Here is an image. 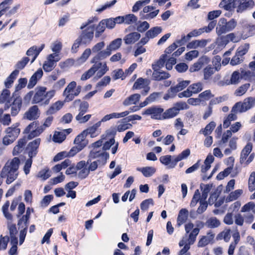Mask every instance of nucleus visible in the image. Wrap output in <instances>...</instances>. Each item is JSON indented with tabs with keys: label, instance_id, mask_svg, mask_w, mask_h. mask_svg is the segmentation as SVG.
Instances as JSON below:
<instances>
[{
	"label": "nucleus",
	"instance_id": "4d7b16f0",
	"mask_svg": "<svg viewBox=\"0 0 255 255\" xmlns=\"http://www.w3.org/2000/svg\"><path fill=\"white\" fill-rule=\"evenodd\" d=\"M51 176V171L48 168H45L40 170L37 176L43 180H45Z\"/></svg>",
	"mask_w": 255,
	"mask_h": 255
},
{
	"label": "nucleus",
	"instance_id": "2eb2a0df",
	"mask_svg": "<svg viewBox=\"0 0 255 255\" xmlns=\"http://www.w3.org/2000/svg\"><path fill=\"white\" fill-rule=\"evenodd\" d=\"M103 122L99 121L95 124L87 128L86 130L83 131L85 132L86 135H89L91 137H95L99 135L101 133V129L100 127L101 125V123Z\"/></svg>",
	"mask_w": 255,
	"mask_h": 255
},
{
	"label": "nucleus",
	"instance_id": "f03ea898",
	"mask_svg": "<svg viewBox=\"0 0 255 255\" xmlns=\"http://www.w3.org/2000/svg\"><path fill=\"white\" fill-rule=\"evenodd\" d=\"M198 226V225H197ZM185 230L188 236H184L179 242L180 247H183L179 251L178 255H183L186 254L190 248V246L193 245L196 241V237L199 234L200 229L191 222H188L185 226Z\"/></svg>",
	"mask_w": 255,
	"mask_h": 255
},
{
	"label": "nucleus",
	"instance_id": "338daca9",
	"mask_svg": "<svg viewBox=\"0 0 255 255\" xmlns=\"http://www.w3.org/2000/svg\"><path fill=\"white\" fill-rule=\"evenodd\" d=\"M126 75L122 69H119L113 71V78L114 80H117L121 78L122 80L124 79Z\"/></svg>",
	"mask_w": 255,
	"mask_h": 255
},
{
	"label": "nucleus",
	"instance_id": "f8f14e48",
	"mask_svg": "<svg viewBox=\"0 0 255 255\" xmlns=\"http://www.w3.org/2000/svg\"><path fill=\"white\" fill-rule=\"evenodd\" d=\"M149 80L147 79L139 78L135 82L132 89L139 90L143 89L141 94L142 95L145 96L149 92L150 87L148 86L149 84Z\"/></svg>",
	"mask_w": 255,
	"mask_h": 255
},
{
	"label": "nucleus",
	"instance_id": "39448f33",
	"mask_svg": "<svg viewBox=\"0 0 255 255\" xmlns=\"http://www.w3.org/2000/svg\"><path fill=\"white\" fill-rule=\"evenodd\" d=\"M93 20L89 19L85 22L82 23L80 26L81 29H83L80 35L78 37L82 44L85 45L90 44L94 38V32L95 26L92 24Z\"/></svg>",
	"mask_w": 255,
	"mask_h": 255
},
{
	"label": "nucleus",
	"instance_id": "3c124183",
	"mask_svg": "<svg viewBox=\"0 0 255 255\" xmlns=\"http://www.w3.org/2000/svg\"><path fill=\"white\" fill-rule=\"evenodd\" d=\"M216 125L215 122H211L206 126L205 128L201 129L200 133L203 134L204 135L210 134L215 128Z\"/></svg>",
	"mask_w": 255,
	"mask_h": 255
},
{
	"label": "nucleus",
	"instance_id": "6e6552de",
	"mask_svg": "<svg viewBox=\"0 0 255 255\" xmlns=\"http://www.w3.org/2000/svg\"><path fill=\"white\" fill-rule=\"evenodd\" d=\"M203 88V84L201 82H197L190 85L187 89L182 92L178 94V96L180 98L183 97L189 98L193 94H197L201 92Z\"/></svg>",
	"mask_w": 255,
	"mask_h": 255
},
{
	"label": "nucleus",
	"instance_id": "2f4dec72",
	"mask_svg": "<svg viewBox=\"0 0 255 255\" xmlns=\"http://www.w3.org/2000/svg\"><path fill=\"white\" fill-rule=\"evenodd\" d=\"M190 83V80H179L176 86L171 87V91L176 93L181 91L186 88Z\"/></svg>",
	"mask_w": 255,
	"mask_h": 255
},
{
	"label": "nucleus",
	"instance_id": "de8ad7c7",
	"mask_svg": "<svg viewBox=\"0 0 255 255\" xmlns=\"http://www.w3.org/2000/svg\"><path fill=\"white\" fill-rule=\"evenodd\" d=\"M166 54L162 55L159 59L152 65V69L153 70H158V69L162 68L166 61Z\"/></svg>",
	"mask_w": 255,
	"mask_h": 255
},
{
	"label": "nucleus",
	"instance_id": "79ce46f5",
	"mask_svg": "<svg viewBox=\"0 0 255 255\" xmlns=\"http://www.w3.org/2000/svg\"><path fill=\"white\" fill-rule=\"evenodd\" d=\"M214 158L211 154H209L204 161V164L201 166V172L205 173L211 167V164L213 162Z\"/></svg>",
	"mask_w": 255,
	"mask_h": 255
},
{
	"label": "nucleus",
	"instance_id": "393cba45",
	"mask_svg": "<svg viewBox=\"0 0 255 255\" xmlns=\"http://www.w3.org/2000/svg\"><path fill=\"white\" fill-rule=\"evenodd\" d=\"M43 75V71L41 69H38L31 77L27 87L29 89L33 88Z\"/></svg>",
	"mask_w": 255,
	"mask_h": 255
},
{
	"label": "nucleus",
	"instance_id": "7ed1b4c3",
	"mask_svg": "<svg viewBox=\"0 0 255 255\" xmlns=\"http://www.w3.org/2000/svg\"><path fill=\"white\" fill-rule=\"evenodd\" d=\"M20 164L18 158L14 157L8 160L2 167L0 176L2 178H6L5 182L9 184L13 182L18 175V169Z\"/></svg>",
	"mask_w": 255,
	"mask_h": 255
},
{
	"label": "nucleus",
	"instance_id": "473e14b6",
	"mask_svg": "<svg viewBox=\"0 0 255 255\" xmlns=\"http://www.w3.org/2000/svg\"><path fill=\"white\" fill-rule=\"evenodd\" d=\"M243 1H240V4L237 7L238 12H242L248 8L252 7L255 5V2L253 0H247Z\"/></svg>",
	"mask_w": 255,
	"mask_h": 255
},
{
	"label": "nucleus",
	"instance_id": "e2e57ef3",
	"mask_svg": "<svg viewBox=\"0 0 255 255\" xmlns=\"http://www.w3.org/2000/svg\"><path fill=\"white\" fill-rule=\"evenodd\" d=\"M106 25L102 20L98 24L96 28L95 36L96 37H99L102 33L105 31Z\"/></svg>",
	"mask_w": 255,
	"mask_h": 255
},
{
	"label": "nucleus",
	"instance_id": "412c9836",
	"mask_svg": "<svg viewBox=\"0 0 255 255\" xmlns=\"http://www.w3.org/2000/svg\"><path fill=\"white\" fill-rule=\"evenodd\" d=\"M215 235L212 232H209L206 236H202L198 242L197 246L199 248L205 247L213 240Z\"/></svg>",
	"mask_w": 255,
	"mask_h": 255
},
{
	"label": "nucleus",
	"instance_id": "58836bf2",
	"mask_svg": "<svg viewBox=\"0 0 255 255\" xmlns=\"http://www.w3.org/2000/svg\"><path fill=\"white\" fill-rule=\"evenodd\" d=\"M18 74L19 71L18 70H15L6 79L4 82V85L6 88H9L11 87L14 80L16 79Z\"/></svg>",
	"mask_w": 255,
	"mask_h": 255
},
{
	"label": "nucleus",
	"instance_id": "f257e3e1",
	"mask_svg": "<svg viewBox=\"0 0 255 255\" xmlns=\"http://www.w3.org/2000/svg\"><path fill=\"white\" fill-rule=\"evenodd\" d=\"M105 46L104 41H100L95 44L91 49L92 52L97 53L90 60V63L93 64L92 67L85 72L81 77L82 81H85L95 75V78L99 79L101 78L109 68L106 62H102L101 60L106 59L108 57L101 56V53L104 51L103 49Z\"/></svg>",
	"mask_w": 255,
	"mask_h": 255
},
{
	"label": "nucleus",
	"instance_id": "423d86ee",
	"mask_svg": "<svg viewBox=\"0 0 255 255\" xmlns=\"http://www.w3.org/2000/svg\"><path fill=\"white\" fill-rule=\"evenodd\" d=\"M81 89V86L77 87V83L75 81H72L69 83L62 94L64 97V102H69L72 101L76 96L79 94Z\"/></svg>",
	"mask_w": 255,
	"mask_h": 255
},
{
	"label": "nucleus",
	"instance_id": "a18cd8bd",
	"mask_svg": "<svg viewBox=\"0 0 255 255\" xmlns=\"http://www.w3.org/2000/svg\"><path fill=\"white\" fill-rule=\"evenodd\" d=\"M91 53L92 51L90 48H86L84 51L81 56L77 59V63L78 64H82L85 62L91 54Z\"/></svg>",
	"mask_w": 255,
	"mask_h": 255
},
{
	"label": "nucleus",
	"instance_id": "4c0bfd02",
	"mask_svg": "<svg viewBox=\"0 0 255 255\" xmlns=\"http://www.w3.org/2000/svg\"><path fill=\"white\" fill-rule=\"evenodd\" d=\"M21 106V100L20 98H16L13 102L11 109V114L12 116H15L19 112Z\"/></svg>",
	"mask_w": 255,
	"mask_h": 255
},
{
	"label": "nucleus",
	"instance_id": "864d4df0",
	"mask_svg": "<svg viewBox=\"0 0 255 255\" xmlns=\"http://www.w3.org/2000/svg\"><path fill=\"white\" fill-rule=\"evenodd\" d=\"M220 225V221L216 217H211L206 222V225L210 228H217L219 227Z\"/></svg>",
	"mask_w": 255,
	"mask_h": 255
},
{
	"label": "nucleus",
	"instance_id": "8fccbe9b",
	"mask_svg": "<svg viewBox=\"0 0 255 255\" xmlns=\"http://www.w3.org/2000/svg\"><path fill=\"white\" fill-rule=\"evenodd\" d=\"M212 187V186L211 184H201L200 185V188L202 191L201 199L204 200H205L207 199L208 193L211 190Z\"/></svg>",
	"mask_w": 255,
	"mask_h": 255
},
{
	"label": "nucleus",
	"instance_id": "b1692460",
	"mask_svg": "<svg viewBox=\"0 0 255 255\" xmlns=\"http://www.w3.org/2000/svg\"><path fill=\"white\" fill-rule=\"evenodd\" d=\"M141 35L137 32H133L126 35L124 40L126 44H133L139 39Z\"/></svg>",
	"mask_w": 255,
	"mask_h": 255
},
{
	"label": "nucleus",
	"instance_id": "37998d69",
	"mask_svg": "<svg viewBox=\"0 0 255 255\" xmlns=\"http://www.w3.org/2000/svg\"><path fill=\"white\" fill-rule=\"evenodd\" d=\"M250 87V84L246 83L240 86L235 91L234 95L237 97H241L245 95Z\"/></svg>",
	"mask_w": 255,
	"mask_h": 255
},
{
	"label": "nucleus",
	"instance_id": "a211bd4d",
	"mask_svg": "<svg viewBox=\"0 0 255 255\" xmlns=\"http://www.w3.org/2000/svg\"><path fill=\"white\" fill-rule=\"evenodd\" d=\"M19 125V123H15L11 127H8L5 130V134L8 135L9 137L16 139L20 132V129L18 128Z\"/></svg>",
	"mask_w": 255,
	"mask_h": 255
},
{
	"label": "nucleus",
	"instance_id": "0eeeda50",
	"mask_svg": "<svg viewBox=\"0 0 255 255\" xmlns=\"http://www.w3.org/2000/svg\"><path fill=\"white\" fill-rule=\"evenodd\" d=\"M255 105V98L252 97H248L243 102L237 103L233 107V112H245L254 107Z\"/></svg>",
	"mask_w": 255,
	"mask_h": 255
},
{
	"label": "nucleus",
	"instance_id": "72a5a7b5",
	"mask_svg": "<svg viewBox=\"0 0 255 255\" xmlns=\"http://www.w3.org/2000/svg\"><path fill=\"white\" fill-rule=\"evenodd\" d=\"M64 105V102L58 101L53 104L46 111L47 115H52L60 110Z\"/></svg>",
	"mask_w": 255,
	"mask_h": 255
},
{
	"label": "nucleus",
	"instance_id": "ddd939ff",
	"mask_svg": "<svg viewBox=\"0 0 255 255\" xmlns=\"http://www.w3.org/2000/svg\"><path fill=\"white\" fill-rule=\"evenodd\" d=\"M163 109L161 108L152 107L147 109L142 112V115H150L152 119L163 120Z\"/></svg>",
	"mask_w": 255,
	"mask_h": 255
},
{
	"label": "nucleus",
	"instance_id": "e433bc0d",
	"mask_svg": "<svg viewBox=\"0 0 255 255\" xmlns=\"http://www.w3.org/2000/svg\"><path fill=\"white\" fill-rule=\"evenodd\" d=\"M162 31V28L161 26H155L151 28L145 33L150 39H153L157 37Z\"/></svg>",
	"mask_w": 255,
	"mask_h": 255
},
{
	"label": "nucleus",
	"instance_id": "20e7f679",
	"mask_svg": "<svg viewBox=\"0 0 255 255\" xmlns=\"http://www.w3.org/2000/svg\"><path fill=\"white\" fill-rule=\"evenodd\" d=\"M45 87H38L33 91V96L32 99V104H40L41 105H47L50 100L54 97L56 91L51 90L46 91Z\"/></svg>",
	"mask_w": 255,
	"mask_h": 255
},
{
	"label": "nucleus",
	"instance_id": "c03bdc74",
	"mask_svg": "<svg viewBox=\"0 0 255 255\" xmlns=\"http://www.w3.org/2000/svg\"><path fill=\"white\" fill-rule=\"evenodd\" d=\"M243 193L242 189H237L231 192L226 197V202H231L238 199Z\"/></svg>",
	"mask_w": 255,
	"mask_h": 255
},
{
	"label": "nucleus",
	"instance_id": "4468645a",
	"mask_svg": "<svg viewBox=\"0 0 255 255\" xmlns=\"http://www.w3.org/2000/svg\"><path fill=\"white\" fill-rule=\"evenodd\" d=\"M41 139L39 138H36L29 142L27 147L28 156L32 158L36 156L37 153V149L40 145Z\"/></svg>",
	"mask_w": 255,
	"mask_h": 255
},
{
	"label": "nucleus",
	"instance_id": "c756f323",
	"mask_svg": "<svg viewBox=\"0 0 255 255\" xmlns=\"http://www.w3.org/2000/svg\"><path fill=\"white\" fill-rule=\"evenodd\" d=\"M228 31L226 25V19L224 18H220L216 27V32L218 35H221Z\"/></svg>",
	"mask_w": 255,
	"mask_h": 255
},
{
	"label": "nucleus",
	"instance_id": "aec40b11",
	"mask_svg": "<svg viewBox=\"0 0 255 255\" xmlns=\"http://www.w3.org/2000/svg\"><path fill=\"white\" fill-rule=\"evenodd\" d=\"M208 62L209 59L207 57L204 56L201 57L198 59V60L196 63L193 64L190 67L189 71L190 72H195L196 71H198L202 68V67L205 64H207Z\"/></svg>",
	"mask_w": 255,
	"mask_h": 255
},
{
	"label": "nucleus",
	"instance_id": "6e6d98bb",
	"mask_svg": "<svg viewBox=\"0 0 255 255\" xmlns=\"http://www.w3.org/2000/svg\"><path fill=\"white\" fill-rule=\"evenodd\" d=\"M255 214V204L253 202H249L245 204L241 208V211L243 213L249 212L250 211Z\"/></svg>",
	"mask_w": 255,
	"mask_h": 255
},
{
	"label": "nucleus",
	"instance_id": "603ef678",
	"mask_svg": "<svg viewBox=\"0 0 255 255\" xmlns=\"http://www.w3.org/2000/svg\"><path fill=\"white\" fill-rule=\"evenodd\" d=\"M178 114L177 110L173 107L166 110L165 112L163 113V120L172 118Z\"/></svg>",
	"mask_w": 255,
	"mask_h": 255
},
{
	"label": "nucleus",
	"instance_id": "bf43d9fd",
	"mask_svg": "<svg viewBox=\"0 0 255 255\" xmlns=\"http://www.w3.org/2000/svg\"><path fill=\"white\" fill-rule=\"evenodd\" d=\"M218 237L219 239H223L226 242H228L231 238V230H224L218 235Z\"/></svg>",
	"mask_w": 255,
	"mask_h": 255
},
{
	"label": "nucleus",
	"instance_id": "c9c22d12",
	"mask_svg": "<svg viewBox=\"0 0 255 255\" xmlns=\"http://www.w3.org/2000/svg\"><path fill=\"white\" fill-rule=\"evenodd\" d=\"M26 143L25 139L22 138L18 140L17 144L14 147L12 153L13 155H16L21 153Z\"/></svg>",
	"mask_w": 255,
	"mask_h": 255
},
{
	"label": "nucleus",
	"instance_id": "09e8293b",
	"mask_svg": "<svg viewBox=\"0 0 255 255\" xmlns=\"http://www.w3.org/2000/svg\"><path fill=\"white\" fill-rule=\"evenodd\" d=\"M66 138V134L62 131H56L53 136L52 139L55 142L61 143Z\"/></svg>",
	"mask_w": 255,
	"mask_h": 255
},
{
	"label": "nucleus",
	"instance_id": "7c9ffc66",
	"mask_svg": "<svg viewBox=\"0 0 255 255\" xmlns=\"http://www.w3.org/2000/svg\"><path fill=\"white\" fill-rule=\"evenodd\" d=\"M152 73V78L154 80L160 81L166 79L170 77L168 73L162 71H158V70H153Z\"/></svg>",
	"mask_w": 255,
	"mask_h": 255
},
{
	"label": "nucleus",
	"instance_id": "bb28decb",
	"mask_svg": "<svg viewBox=\"0 0 255 255\" xmlns=\"http://www.w3.org/2000/svg\"><path fill=\"white\" fill-rule=\"evenodd\" d=\"M242 76L238 71L233 72L231 76L230 80H225L224 84L227 85H236L240 82Z\"/></svg>",
	"mask_w": 255,
	"mask_h": 255
},
{
	"label": "nucleus",
	"instance_id": "dca6fc26",
	"mask_svg": "<svg viewBox=\"0 0 255 255\" xmlns=\"http://www.w3.org/2000/svg\"><path fill=\"white\" fill-rule=\"evenodd\" d=\"M40 111L37 106L34 105L31 107L24 115V118L28 120L37 119L40 116Z\"/></svg>",
	"mask_w": 255,
	"mask_h": 255
},
{
	"label": "nucleus",
	"instance_id": "a19ab883",
	"mask_svg": "<svg viewBox=\"0 0 255 255\" xmlns=\"http://www.w3.org/2000/svg\"><path fill=\"white\" fill-rule=\"evenodd\" d=\"M137 171L141 172L145 177L151 176L156 171V169L153 167H138Z\"/></svg>",
	"mask_w": 255,
	"mask_h": 255
},
{
	"label": "nucleus",
	"instance_id": "774afa93",
	"mask_svg": "<svg viewBox=\"0 0 255 255\" xmlns=\"http://www.w3.org/2000/svg\"><path fill=\"white\" fill-rule=\"evenodd\" d=\"M131 126V125L128 124L127 122L122 121L118 123L117 130L119 132L123 131L129 128Z\"/></svg>",
	"mask_w": 255,
	"mask_h": 255
},
{
	"label": "nucleus",
	"instance_id": "cd10ccee",
	"mask_svg": "<svg viewBox=\"0 0 255 255\" xmlns=\"http://www.w3.org/2000/svg\"><path fill=\"white\" fill-rule=\"evenodd\" d=\"M86 136V133L83 131L75 138L74 142L76 146L80 147V149H82L88 143L87 141L85 140Z\"/></svg>",
	"mask_w": 255,
	"mask_h": 255
},
{
	"label": "nucleus",
	"instance_id": "13d9d810",
	"mask_svg": "<svg viewBox=\"0 0 255 255\" xmlns=\"http://www.w3.org/2000/svg\"><path fill=\"white\" fill-rule=\"evenodd\" d=\"M150 1V0H141L137 1L132 6V11L134 12L138 11L143 5L148 4Z\"/></svg>",
	"mask_w": 255,
	"mask_h": 255
},
{
	"label": "nucleus",
	"instance_id": "5fc2aeb1",
	"mask_svg": "<svg viewBox=\"0 0 255 255\" xmlns=\"http://www.w3.org/2000/svg\"><path fill=\"white\" fill-rule=\"evenodd\" d=\"M110 134L108 132V135L107 137V139L105 140L103 143V150H109L110 147L113 145L115 142V140L114 137H109Z\"/></svg>",
	"mask_w": 255,
	"mask_h": 255
},
{
	"label": "nucleus",
	"instance_id": "f704fd0d",
	"mask_svg": "<svg viewBox=\"0 0 255 255\" xmlns=\"http://www.w3.org/2000/svg\"><path fill=\"white\" fill-rule=\"evenodd\" d=\"M188 211L183 208L181 209L179 212L177 218V224L179 226H180L184 223H185L188 219Z\"/></svg>",
	"mask_w": 255,
	"mask_h": 255
},
{
	"label": "nucleus",
	"instance_id": "a878e982",
	"mask_svg": "<svg viewBox=\"0 0 255 255\" xmlns=\"http://www.w3.org/2000/svg\"><path fill=\"white\" fill-rule=\"evenodd\" d=\"M129 113L130 112L126 111L122 113H113L110 114L106 115L101 119V122H105L112 119L124 118L128 116Z\"/></svg>",
	"mask_w": 255,
	"mask_h": 255
},
{
	"label": "nucleus",
	"instance_id": "49530a36",
	"mask_svg": "<svg viewBox=\"0 0 255 255\" xmlns=\"http://www.w3.org/2000/svg\"><path fill=\"white\" fill-rule=\"evenodd\" d=\"M238 113V112H233V109H232L231 113L226 118L223 122V127L224 128H228L230 126L231 122L237 119L236 114Z\"/></svg>",
	"mask_w": 255,
	"mask_h": 255
},
{
	"label": "nucleus",
	"instance_id": "9b49d317",
	"mask_svg": "<svg viewBox=\"0 0 255 255\" xmlns=\"http://www.w3.org/2000/svg\"><path fill=\"white\" fill-rule=\"evenodd\" d=\"M60 58L58 54H49L43 65V68L46 72L52 71L56 66L57 62L59 61Z\"/></svg>",
	"mask_w": 255,
	"mask_h": 255
},
{
	"label": "nucleus",
	"instance_id": "4be33fe9",
	"mask_svg": "<svg viewBox=\"0 0 255 255\" xmlns=\"http://www.w3.org/2000/svg\"><path fill=\"white\" fill-rule=\"evenodd\" d=\"M108 135V132H106V133L102 134L101 136V138L99 140L92 144V147L94 148L93 153L95 154V155H94V157H97L102 154V152L99 153V151L97 150V148H99L103 144L104 141L107 139V137Z\"/></svg>",
	"mask_w": 255,
	"mask_h": 255
},
{
	"label": "nucleus",
	"instance_id": "680f3d73",
	"mask_svg": "<svg viewBox=\"0 0 255 255\" xmlns=\"http://www.w3.org/2000/svg\"><path fill=\"white\" fill-rule=\"evenodd\" d=\"M8 230L10 235L11 236V243L14 242L15 243H17V239L15 237L17 233V230L15 225H8Z\"/></svg>",
	"mask_w": 255,
	"mask_h": 255
},
{
	"label": "nucleus",
	"instance_id": "5701e85b",
	"mask_svg": "<svg viewBox=\"0 0 255 255\" xmlns=\"http://www.w3.org/2000/svg\"><path fill=\"white\" fill-rule=\"evenodd\" d=\"M11 101L10 97V92L7 89H4L2 91L0 96V103H5V106L7 109L9 108Z\"/></svg>",
	"mask_w": 255,
	"mask_h": 255
},
{
	"label": "nucleus",
	"instance_id": "c85d7f7f",
	"mask_svg": "<svg viewBox=\"0 0 255 255\" xmlns=\"http://www.w3.org/2000/svg\"><path fill=\"white\" fill-rule=\"evenodd\" d=\"M140 98V95L139 94H134L127 97L123 102V105L125 106H129L130 105L136 104Z\"/></svg>",
	"mask_w": 255,
	"mask_h": 255
},
{
	"label": "nucleus",
	"instance_id": "69168bd1",
	"mask_svg": "<svg viewBox=\"0 0 255 255\" xmlns=\"http://www.w3.org/2000/svg\"><path fill=\"white\" fill-rule=\"evenodd\" d=\"M51 48L52 51L54 52L53 54L59 55V53L62 49V43L58 41H55L52 44Z\"/></svg>",
	"mask_w": 255,
	"mask_h": 255
},
{
	"label": "nucleus",
	"instance_id": "ea45409f",
	"mask_svg": "<svg viewBox=\"0 0 255 255\" xmlns=\"http://www.w3.org/2000/svg\"><path fill=\"white\" fill-rule=\"evenodd\" d=\"M252 147L253 146L252 143H248L243 148L241 155V161L242 162H244V161L247 159L248 155L252 151Z\"/></svg>",
	"mask_w": 255,
	"mask_h": 255
},
{
	"label": "nucleus",
	"instance_id": "052dcab7",
	"mask_svg": "<svg viewBox=\"0 0 255 255\" xmlns=\"http://www.w3.org/2000/svg\"><path fill=\"white\" fill-rule=\"evenodd\" d=\"M125 23L126 24H132L137 21V17L133 14H127L124 16Z\"/></svg>",
	"mask_w": 255,
	"mask_h": 255
},
{
	"label": "nucleus",
	"instance_id": "f3484780",
	"mask_svg": "<svg viewBox=\"0 0 255 255\" xmlns=\"http://www.w3.org/2000/svg\"><path fill=\"white\" fill-rule=\"evenodd\" d=\"M240 38L235 35L234 33H231L225 36L221 37L217 39V42L219 45H226L230 41L233 42H237L239 41Z\"/></svg>",
	"mask_w": 255,
	"mask_h": 255
},
{
	"label": "nucleus",
	"instance_id": "6ab92c4d",
	"mask_svg": "<svg viewBox=\"0 0 255 255\" xmlns=\"http://www.w3.org/2000/svg\"><path fill=\"white\" fill-rule=\"evenodd\" d=\"M210 41L208 39L194 40L187 44V48L188 49L204 48Z\"/></svg>",
	"mask_w": 255,
	"mask_h": 255
},
{
	"label": "nucleus",
	"instance_id": "1a4fd4ad",
	"mask_svg": "<svg viewBox=\"0 0 255 255\" xmlns=\"http://www.w3.org/2000/svg\"><path fill=\"white\" fill-rule=\"evenodd\" d=\"M122 44V39L121 38H116L112 41L109 45H108L104 50V51L101 53V56L109 57L113 51L118 50Z\"/></svg>",
	"mask_w": 255,
	"mask_h": 255
},
{
	"label": "nucleus",
	"instance_id": "0e129e2a",
	"mask_svg": "<svg viewBox=\"0 0 255 255\" xmlns=\"http://www.w3.org/2000/svg\"><path fill=\"white\" fill-rule=\"evenodd\" d=\"M249 189L250 191L255 190V172L251 173L248 181Z\"/></svg>",
	"mask_w": 255,
	"mask_h": 255
},
{
	"label": "nucleus",
	"instance_id": "9d476101",
	"mask_svg": "<svg viewBox=\"0 0 255 255\" xmlns=\"http://www.w3.org/2000/svg\"><path fill=\"white\" fill-rule=\"evenodd\" d=\"M44 130L41 126L38 127L36 122L31 123L25 129V133H29L28 138L30 139L39 135Z\"/></svg>",
	"mask_w": 255,
	"mask_h": 255
}]
</instances>
